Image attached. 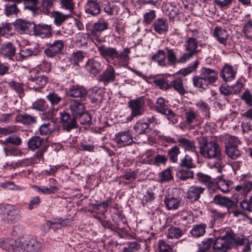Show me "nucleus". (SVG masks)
<instances>
[{
  "label": "nucleus",
  "instance_id": "79ce46f5",
  "mask_svg": "<svg viewBox=\"0 0 252 252\" xmlns=\"http://www.w3.org/2000/svg\"><path fill=\"white\" fill-rule=\"evenodd\" d=\"M195 105L197 107L198 110L205 118L207 119H209L210 118V108L206 102L203 100H200L196 103Z\"/></svg>",
  "mask_w": 252,
  "mask_h": 252
},
{
  "label": "nucleus",
  "instance_id": "6e6d98bb",
  "mask_svg": "<svg viewBox=\"0 0 252 252\" xmlns=\"http://www.w3.org/2000/svg\"><path fill=\"white\" fill-rule=\"evenodd\" d=\"M171 168H168L159 173L158 180L160 183L169 182L173 179Z\"/></svg>",
  "mask_w": 252,
  "mask_h": 252
},
{
  "label": "nucleus",
  "instance_id": "864d4df0",
  "mask_svg": "<svg viewBox=\"0 0 252 252\" xmlns=\"http://www.w3.org/2000/svg\"><path fill=\"white\" fill-rule=\"evenodd\" d=\"M66 225L65 220H59L58 221L52 222L48 221L43 226V227H47V230L50 228L54 230L60 229L62 226Z\"/></svg>",
  "mask_w": 252,
  "mask_h": 252
},
{
  "label": "nucleus",
  "instance_id": "5fc2aeb1",
  "mask_svg": "<svg viewBox=\"0 0 252 252\" xmlns=\"http://www.w3.org/2000/svg\"><path fill=\"white\" fill-rule=\"evenodd\" d=\"M52 17L54 24L57 26H61L68 18L67 15L63 14L59 11H54Z\"/></svg>",
  "mask_w": 252,
  "mask_h": 252
},
{
  "label": "nucleus",
  "instance_id": "72a5a7b5",
  "mask_svg": "<svg viewBox=\"0 0 252 252\" xmlns=\"http://www.w3.org/2000/svg\"><path fill=\"white\" fill-rule=\"evenodd\" d=\"M112 198L108 197L106 200L98 203H91L90 206H92L94 210H99L100 214H104L108 210V207L111 205Z\"/></svg>",
  "mask_w": 252,
  "mask_h": 252
},
{
  "label": "nucleus",
  "instance_id": "a18cd8bd",
  "mask_svg": "<svg viewBox=\"0 0 252 252\" xmlns=\"http://www.w3.org/2000/svg\"><path fill=\"white\" fill-rule=\"evenodd\" d=\"M157 246L158 252H174V246L163 239L159 240Z\"/></svg>",
  "mask_w": 252,
  "mask_h": 252
},
{
  "label": "nucleus",
  "instance_id": "39448f33",
  "mask_svg": "<svg viewBox=\"0 0 252 252\" xmlns=\"http://www.w3.org/2000/svg\"><path fill=\"white\" fill-rule=\"evenodd\" d=\"M198 45L197 40L195 38H188L185 44L187 53H185L180 57L179 62L181 63H185L193 56L197 55L200 52V50L197 49Z\"/></svg>",
  "mask_w": 252,
  "mask_h": 252
},
{
  "label": "nucleus",
  "instance_id": "2eb2a0df",
  "mask_svg": "<svg viewBox=\"0 0 252 252\" xmlns=\"http://www.w3.org/2000/svg\"><path fill=\"white\" fill-rule=\"evenodd\" d=\"M43 247L42 243L33 238H27L22 242L23 251L39 252L42 249Z\"/></svg>",
  "mask_w": 252,
  "mask_h": 252
},
{
  "label": "nucleus",
  "instance_id": "c85d7f7f",
  "mask_svg": "<svg viewBox=\"0 0 252 252\" xmlns=\"http://www.w3.org/2000/svg\"><path fill=\"white\" fill-rule=\"evenodd\" d=\"M152 27L156 32L162 34L168 31V24L166 20L159 18L154 22Z\"/></svg>",
  "mask_w": 252,
  "mask_h": 252
},
{
  "label": "nucleus",
  "instance_id": "69168bd1",
  "mask_svg": "<svg viewBox=\"0 0 252 252\" xmlns=\"http://www.w3.org/2000/svg\"><path fill=\"white\" fill-rule=\"evenodd\" d=\"M242 152L238 148H230L225 149V153L227 157L231 159H236L242 155Z\"/></svg>",
  "mask_w": 252,
  "mask_h": 252
},
{
  "label": "nucleus",
  "instance_id": "c756f323",
  "mask_svg": "<svg viewBox=\"0 0 252 252\" xmlns=\"http://www.w3.org/2000/svg\"><path fill=\"white\" fill-rule=\"evenodd\" d=\"M173 89L180 95L187 93L184 87L183 80L180 77H177L172 80L169 84V89Z\"/></svg>",
  "mask_w": 252,
  "mask_h": 252
},
{
  "label": "nucleus",
  "instance_id": "13d9d810",
  "mask_svg": "<svg viewBox=\"0 0 252 252\" xmlns=\"http://www.w3.org/2000/svg\"><path fill=\"white\" fill-rule=\"evenodd\" d=\"M39 132L41 135H48L52 133L54 128L51 123H44L39 128Z\"/></svg>",
  "mask_w": 252,
  "mask_h": 252
},
{
  "label": "nucleus",
  "instance_id": "8fccbe9b",
  "mask_svg": "<svg viewBox=\"0 0 252 252\" xmlns=\"http://www.w3.org/2000/svg\"><path fill=\"white\" fill-rule=\"evenodd\" d=\"M156 109L158 112L161 114H165V112L169 109L163 98L160 97L157 98L156 102Z\"/></svg>",
  "mask_w": 252,
  "mask_h": 252
},
{
  "label": "nucleus",
  "instance_id": "774afa93",
  "mask_svg": "<svg viewBox=\"0 0 252 252\" xmlns=\"http://www.w3.org/2000/svg\"><path fill=\"white\" fill-rule=\"evenodd\" d=\"M180 165L187 169H190L194 166L192 159L188 155H185V157L181 160Z\"/></svg>",
  "mask_w": 252,
  "mask_h": 252
},
{
  "label": "nucleus",
  "instance_id": "f257e3e1",
  "mask_svg": "<svg viewBox=\"0 0 252 252\" xmlns=\"http://www.w3.org/2000/svg\"><path fill=\"white\" fill-rule=\"evenodd\" d=\"M199 144L200 153L204 158L217 160L221 159V151L217 140L203 137L200 138Z\"/></svg>",
  "mask_w": 252,
  "mask_h": 252
},
{
  "label": "nucleus",
  "instance_id": "2f4dec72",
  "mask_svg": "<svg viewBox=\"0 0 252 252\" xmlns=\"http://www.w3.org/2000/svg\"><path fill=\"white\" fill-rule=\"evenodd\" d=\"M206 228L207 225L205 223L195 225L190 230V234L194 238H199L204 235Z\"/></svg>",
  "mask_w": 252,
  "mask_h": 252
},
{
  "label": "nucleus",
  "instance_id": "c9c22d12",
  "mask_svg": "<svg viewBox=\"0 0 252 252\" xmlns=\"http://www.w3.org/2000/svg\"><path fill=\"white\" fill-rule=\"evenodd\" d=\"M166 56L165 51L163 50H158L157 52L152 56L151 59L157 63L159 66L166 67Z\"/></svg>",
  "mask_w": 252,
  "mask_h": 252
},
{
  "label": "nucleus",
  "instance_id": "bf43d9fd",
  "mask_svg": "<svg viewBox=\"0 0 252 252\" xmlns=\"http://www.w3.org/2000/svg\"><path fill=\"white\" fill-rule=\"evenodd\" d=\"M199 64V62L198 61H195L193 63H190L188 67L181 69L180 73L183 76H186L191 72H195Z\"/></svg>",
  "mask_w": 252,
  "mask_h": 252
},
{
  "label": "nucleus",
  "instance_id": "0eeeda50",
  "mask_svg": "<svg viewBox=\"0 0 252 252\" xmlns=\"http://www.w3.org/2000/svg\"><path fill=\"white\" fill-rule=\"evenodd\" d=\"M48 77L39 72L32 74L28 78L27 85L35 90L42 88L47 83Z\"/></svg>",
  "mask_w": 252,
  "mask_h": 252
},
{
  "label": "nucleus",
  "instance_id": "37998d69",
  "mask_svg": "<svg viewBox=\"0 0 252 252\" xmlns=\"http://www.w3.org/2000/svg\"><path fill=\"white\" fill-rule=\"evenodd\" d=\"M164 203L168 210L176 209L180 204V201L177 198L170 197L169 194L165 196Z\"/></svg>",
  "mask_w": 252,
  "mask_h": 252
},
{
  "label": "nucleus",
  "instance_id": "7ed1b4c3",
  "mask_svg": "<svg viewBox=\"0 0 252 252\" xmlns=\"http://www.w3.org/2000/svg\"><path fill=\"white\" fill-rule=\"evenodd\" d=\"M0 218L2 221L8 223H15L22 218L20 210L9 205L0 204Z\"/></svg>",
  "mask_w": 252,
  "mask_h": 252
},
{
  "label": "nucleus",
  "instance_id": "58836bf2",
  "mask_svg": "<svg viewBox=\"0 0 252 252\" xmlns=\"http://www.w3.org/2000/svg\"><path fill=\"white\" fill-rule=\"evenodd\" d=\"M184 232L179 228L171 226L167 229L166 237L169 239H179L181 237Z\"/></svg>",
  "mask_w": 252,
  "mask_h": 252
},
{
  "label": "nucleus",
  "instance_id": "aec40b11",
  "mask_svg": "<svg viewBox=\"0 0 252 252\" xmlns=\"http://www.w3.org/2000/svg\"><path fill=\"white\" fill-rule=\"evenodd\" d=\"M85 68L88 72L94 76L99 74L102 70L101 63L94 58L88 60Z\"/></svg>",
  "mask_w": 252,
  "mask_h": 252
},
{
  "label": "nucleus",
  "instance_id": "4468645a",
  "mask_svg": "<svg viewBox=\"0 0 252 252\" xmlns=\"http://www.w3.org/2000/svg\"><path fill=\"white\" fill-rule=\"evenodd\" d=\"M114 141L121 147L130 145L133 142L131 132L129 130L116 133Z\"/></svg>",
  "mask_w": 252,
  "mask_h": 252
},
{
  "label": "nucleus",
  "instance_id": "f3484780",
  "mask_svg": "<svg viewBox=\"0 0 252 252\" xmlns=\"http://www.w3.org/2000/svg\"><path fill=\"white\" fill-rule=\"evenodd\" d=\"M34 23L21 19L16 21L15 27L17 31L21 34H30L33 31Z\"/></svg>",
  "mask_w": 252,
  "mask_h": 252
},
{
  "label": "nucleus",
  "instance_id": "6e6552de",
  "mask_svg": "<svg viewBox=\"0 0 252 252\" xmlns=\"http://www.w3.org/2000/svg\"><path fill=\"white\" fill-rule=\"evenodd\" d=\"M64 43L62 40H56L46 44L44 53L48 58H53L61 54L64 47Z\"/></svg>",
  "mask_w": 252,
  "mask_h": 252
},
{
  "label": "nucleus",
  "instance_id": "e433bc0d",
  "mask_svg": "<svg viewBox=\"0 0 252 252\" xmlns=\"http://www.w3.org/2000/svg\"><path fill=\"white\" fill-rule=\"evenodd\" d=\"M233 183L232 181L219 178L215 179L212 189H232Z\"/></svg>",
  "mask_w": 252,
  "mask_h": 252
},
{
  "label": "nucleus",
  "instance_id": "4c0bfd02",
  "mask_svg": "<svg viewBox=\"0 0 252 252\" xmlns=\"http://www.w3.org/2000/svg\"><path fill=\"white\" fill-rule=\"evenodd\" d=\"M197 177L199 182L204 184L209 189H212L215 179L202 173H198Z\"/></svg>",
  "mask_w": 252,
  "mask_h": 252
},
{
  "label": "nucleus",
  "instance_id": "052dcab7",
  "mask_svg": "<svg viewBox=\"0 0 252 252\" xmlns=\"http://www.w3.org/2000/svg\"><path fill=\"white\" fill-rule=\"evenodd\" d=\"M180 153V149L177 146H173L172 148L169 149L167 154L170 161L174 163L177 162L178 156Z\"/></svg>",
  "mask_w": 252,
  "mask_h": 252
},
{
  "label": "nucleus",
  "instance_id": "09e8293b",
  "mask_svg": "<svg viewBox=\"0 0 252 252\" xmlns=\"http://www.w3.org/2000/svg\"><path fill=\"white\" fill-rule=\"evenodd\" d=\"M46 97L53 107L57 105L63 99L62 96L59 95L54 91L49 93Z\"/></svg>",
  "mask_w": 252,
  "mask_h": 252
},
{
  "label": "nucleus",
  "instance_id": "4be33fe9",
  "mask_svg": "<svg viewBox=\"0 0 252 252\" xmlns=\"http://www.w3.org/2000/svg\"><path fill=\"white\" fill-rule=\"evenodd\" d=\"M38 53L39 50L36 47L23 48L16 55V60L18 61H23L31 56H36Z\"/></svg>",
  "mask_w": 252,
  "mask_h": 252
},
{
  "label": "nucleus",
  "instance_id": "de8ad7c7",
  "mask_svg": "<svg viewBox=\"0 0 252 252\" xmlns=\"http://www.w3.org/2000/svg\"><path fill=\"white\" fill-rule=\"evenodd\" d=\"M214 199L217 204L225 206L227 208L232 207L234 204V201L229 198L222 197L220 195H215Z\"/></svg>",
  "mask_w": 252,
  "mask_h": 252
},
{
  "label": "nucleus",
  "instance_id": "680f3d73",
  "mask_svg": "<svg viewBox=\"0 0 252 252\" xmlns=\"http://www.w3.org/2000/svg\"><path fill=\"white\" fill-rule=\"evenodd\" d=\"M141 190L142 192L140 193V194L143 195V197L141 198V197L140 196V197L141 198L142 202L143 204L147 203L149 202H151L154 200L155 195L154 192L152 191V190Z\"/></svg>",
  "mask_w": 252,
  "mask_h": 252
},
{
  "label": "nucleus",
  "instance_id": "9d476101",
  "mask_svg": "<svg viewBox=\"0 0 252 252\" xmlns=\"http://www.w3.org/2000/svg\"><path fill=\"white\" fill-rule=\"evenodd\" d=\"M60 119L63 129L66 132H69L78 127L76 118L65 111L60 112Z\"/></svg>",
  "mask_w": 252,
  "mask_h": 252
},
{
  "label": "nucleus",
  "instance_id": "9b49d317",
  "mask_svg": "<svg viewBox=\"0 0 252 252\" xmlns=\"http://www.w3.org/2000/svg\"><path fill=\"white\" fill-rule=\"evenodd\" d=\"M227 232L222 237H218L215 239L213 245V249L218 252H228L232 247V243L228 240Z\"/></svg>",
  "mask_w": 252,
  "mask_h": 252
},
{
  "label": "nucleus",
  "instance_id": "f03ea898",
  "mask_svg": "<svg viewBox=\"0 0 252 252\" xmlns=\"http://www.w3.org/2000/svg\"><path fill=\"white\" fill-rule=\"evenodd\" d=\"M96 45L100 56L107 62H111L117 59L119 63L126 64L129 60L130 50L128 48H124L122 52L119 53L114 47H107L104 45Z\"/></svg>",
  "mask_w": 252,
  "mask_h": 252
},
{
  "label": "nucleus",
  "instance_id": "603ef678",
  "mask_svg": "<svg viewBox=\"0 0 252 252\" xmlns=\"http://www.w3.org/2000/svg\"><path fill=\"white\" fill-rule=\"evenodd\" d=\"M32 108L39 111L44 112L48 108V105L43 99H38L32 104Z\"/></svg>",
  "mask_w": 252,
  "mask_h": 252
},
{
  "label": "nucleus",
  "instance_id": "6ab92c4d",
  "mask_svg": "<svg viewBox=\"0 0 252 252\" xmlns=\"http://www.w3.org/2000/svg\"><path fill=\"white\" fill-rule=\"evenodd\" d=\"M0 54L4 58L13 60L16 56V48L10 42L4 43L1 47Z\"/></svg>",
  "mask_w": 252,
  "mask_h": 252
},
{
  "label": "nucleus",
  "instance_id": "473e14b6",
  "mask_svg": "<svg viewBox=\"0 0 252 252\" xmlns=\"http://www.w3.org/2000/svg\"><path fill=\"white\" fill-rule=\"evenodd\" d=\"M228 234V240L232 243V246L234 244L235 246H240L243 245L245 244V241L246 240V237L243 235H237L234 234L231 230L227 231Z\"/></svg>",
  "mask_w": 252,
  "mask_h": 252
},
{
  "label": "nucleus",
  "instance_id": "3c124183",
  "mask_svg": "<svg viewBox=\"0 0 252 252\" xmlns=\"http://www.w3.org/2000/svg\"><path fill=\"white\" fill-rule=\"evenodd\" d=\"M240 144L241 142L237 137L229 136L225 139V149L238 148V145Z\"/></svg>",
  "mask_w": 252,
  "mask_h": 252
},
{
  "label": "nucleus",
  "instance_id": "1a4fd4ad",
  "mask_svg": "<svg viewBox=\"0 0 252 252\" xmlns=\"http://www.w3.org/2000/svg\"><path fill=\"white\" fill-rule=\"evenodd\" d=\"M108 26L109 24L106 20L103 18L99 19L97 22L94 23L92 29L90 31L91 39L94 40L98 43L102 42L103 40L99 38L98 33L107 30Z\"/></svg>",
  "mask_w": 252,
  "mask_h": 252
},
{
  "label": "nucleus",
  "instance_id": "20e7f679",
  "mask_svg": "<svg viewBox=\"0 0 252 252\" xmlns=\"http://www.w3.org/2000/svg\"><path fill=\"white\" fill-rule=\"evenodd\" d=\"M22 143V140L20 136L13 135L6 138L3 142V151L6 157L17 156L22 152L17 149Z\"/></svg>",
  "mask_w": 252,
  "mask_h": 252
},
{
  "label": "nucleus",
  "instance_id": "f8f14e48",
  "mask_svg": "<svg viewBox=\"0 0 252 252\" xmlns=\"http://www.w3.org/2000/svg\"><path fill=\"white\" fill-rule=\"evenodd\" d=\"M33 34L42 38H50L52 36V28L51 25L44 23H34Z\"/></svg>",
  "mask_w": 252,
  "mask_h": 252
},
{
  "label": "nucleus",
  "instance_id": "c03bdc74",
  "mask_svg": "<svg viewBox=\"0 0 252 252\" xmlns=\"http://www.w3.org/2000/svg\"><path fill=\"white\" fill-rule=\"evenodd\" d=\"M149 125L147 122L142 121H137L133 126V129L135 132L139 134H145L148 132Z\"/></svg>",
  "mask_w": 252,
  "mask_h": 252
},
{
  "label": "nucleus",
  "instance_id": "a211bd4d",
  "mask_svg": "<svg viewBox=\"0 0 252 252\" xmlns=\"http://www.w3.org/2000/svg\"><path fill=\"white\" fill-rule=\"evenodd\" d=\"M116 79L115 70L111 65H109L106 69L99 75V81L102 82L105 85L114 82Z\"/></svg>",
  "mask_w": 252,
  "mask_h": 252
},
{
  "label": "nucleus",
  "instance_id": "5701e85b",
  "mask_svg": "<svg viewBox=\"0 0 252 252\" xmlns=\"http://www.w3.org/2000/svg\"><path fill=\"white\" fill-rule=\"evenodd\" d=\"M185 115L186 120L184 124L186 126L194 128L200 124L196 113L192 110L186 111Z\"/></svg>",
  "mask_w": 252,
  "mask_h": 252
},
{
  "label": "nucleus",
  "instance_id": "7c9ffc66",
  "mask_svg": "<svg viewBox=\"0 0 252 252\" xmlns=\"http://www.w3.org/2000/svg\"><path fill=\"white\" fill-rule=\"evenodd\" d=\"M179 146L185 149V151L196 153L197 151L195 142L185 138H179L177 141Z\"/></svg>",
  "mask_w": 252,
  "mask_h": 252
},
{
  "label": "nucleus",
  "instance_id": "393cba45",
  "mask_svg": "<svg viewBox=\"0 0 252 252\" xmlns=\"http://www.w3.org/2000/svg\"><path fill=\"white\" fill-rule=\"evenodd\" d=\"M236 73L231 65L225 64L221 70L220 76L225 82H229L235 78Z\"/></svg>",
  "mask_w": 252,
  "mask_h": 252
},
{
  "label": "nucleus",
  "instance_id": "a19ab883",
  "mask_svg": "<svg viewBox=\"0 0 252 252\" xmlns=\"http://www.w3.org/2000/svg\"><path fill=\"white\" fill-rule=\"evenodd\" d=\"M166 57L167 59V66H175L177 63H180L178 60L175 52L173 49H170L168 47H166Z\"/></svg>",
  "mask_w": 252,
  "mask_h": 252
},
{
  "label": "nucleus",
  "instance_id": "bb28decb",
  "mask_svg": "<svg viewBox=\"0 0 252 252\" xmlns=\"http://www.w3.org/2000/svg\"><path fill=\"white\" fill-rule=\"evenodd\" d=\"M213 34L220 44L224 46L226 45L229 34L226 30L221 27H216Z\"/></svg>",
  "mask_w": 252,
  "mask_h": 252
},
{
  "label": "nucleus",
  "instance_id": "ea45409f",
  "mask_svg": "<svg viewBox=\"0 0 252 252\" xmlns=\"http://www.w3.org/2000/svg\"><path fill=\"white\" fill-rule=\"evenodd\" d=\"M192 82L195 87L203 89H205L209 85L201 74L199 75H194L192 77Z\"/></svg>",
  "mask_w": 252,
  "mask_h": 252
},
{
  "label": "nucleus",
  "instance_id": "b1692460",
  "mask_svg": "<svg viewBox=\"0 0 252 252\" xmlns=\"http://www.w3.org/2000/svg\"><path fill=\"white\" fill-rule=\"evenodd\" d=\"M201 74L209 85L216 82L218 79V72L213 69L203 67L201 68Z\"/></svg>",
  "mask_w": 252,
  "mask_h": 252
},
{
  "label": "nucleus",
  "instance_id": "a878e982",
  "mask_svg": "<svg viewBox=\"0 0 252 252\" xmlns=\"http://www.w3.org/2000/svg\"><path fill=\"white\" fill-rule=\"evenodd\" d=\"M69 109L70 110L72 116L77 118L78 115L85 111V107L81 101L70 100Z\"/></svg>",
  "mask_w": 252,
  "mask_h": 252
},
{
  "label": "nucleus",
  "instance_id": "dca6fc26",
  "mask_svg": "<svg viewBox=\"0 0 252 252\" xmlns=\"http://www.w3.org/2000/svg\"><path fill=\"white\" fill-rule=\"evenodd\" d=\"M85 12L93 16H97L100 13V1L99 0H87L85 6Z\"/></svg>",
  "mask_w": 252,
  "mask_h": 252
},
{
  "label": "nucleus",
  "instance_id": "412c9836",
  "mask_svg": "<svg viewBox=\"0 0 252 252\" xmlns=\"http://www.w3.org/2000/svg\"><path fill=\"white\" fill-rule=\"evenodd\" d=\"M15 121L24 126H30L36 123L37 117L28 113H20L15 117Z\"/></svg>",
  "mask_w": 252,
  "mask_h": 252
},
{
  "label": "nucleus",
  "instance_id": "ddd939ff",
  "mask_svg": "<svg viewBox=\"0 0 252 252\" xmlns=\"http://www.w3.org/2000/svg\"><path fill=\"white\" fill-rule=\"evenodd\" d=\"M66 94L69 96L77 98L78 101H83L86 100L88 91L83 86L73 85L68 89Z\"/></svg>",
  "mask_w": 252,
  "mask_h": 252
},
{
  "label": "nucleus",
  "instance_id": "423d86ee",
  "mask_svg": "<svg viewBox=\"0 0 252 252\" xmlns=\"http://www.w3.org/2000/svg\"><path fill=\"white\" fill-rule=\"evenodd\" d=\"M128 105L131 110L130 120L142 115L145 111L146 104L143 97L130 100L128 102Z\"/></svg>",
  "mask_w": 252,
  "mask_h": 252
},
{
  "label": "nucleus",
  "instance_id": "338daca9",
  "mask_svg": "<svg viewBox=\"0 0 252 252\" xmlns=\"http://www.w3.org/2000/svg\"><path fill=\"white\" fill-rule=\"evenodd\" d=\"M4 11L5 14L9 16L12 15H16L19 11V10L17 7L15 3H8L5 5Z\"/></svg>",
  "mask_w": 252,
  "mask_h": 252
},
{
  "label": "nucleus",
  "instance_id": "cd10ccee",
  "mask_svg": "<svg viewBox=\"0 0 252 252\" xmlns=\"http://www.w3.org/2000/svg\"><path fill=\"white\" fill-rule=\"evenodd\" d=\"M45 144H48L46 142L44 138H42L39 136H32L28 141V147L32 151L39 149Z\"/></svg>",
  "mask_w": 252,
  "mask_h": 252
},
{
  "label": "nucleus",
  "instance_id": "49530a36",
  "mask_svg": "<svg viewBox=\"0 0 252 252\" xmlns=\"http://www.w3.org/2000/svg\"><path fill=\"white\" fill-rule=\"evenodd\" d=\"M176 176L179 180L185 181L189 178H193V172L189 169H180L177 172Z\"/></svg>",
  "mask_w": 252,
  "mask_h": 252
},
{
  "label": "nucleus",
  "instance_id": "4d7b16f0",
  "mask_svg": "<svg viewBox=\"0 0 252 252\" xmlns=\"http://www.w3.org/2000/svg\"><path fill=\"white\" fill-rule=\"evenodd\" d=\"M81 125L90 126L92 125V116L89 113L83 111L77 117Z\"/></svg>",
  "mask_w": 252,
  "mask_h": 252
},
{
  "label": "nucleus",
  "instance_id": "e2e57ef3",
  "mask_svg": "<svg viewBox=\"0 0 252 252\" xmlns=\"http://www.w3.org/2000/svg\"><path fill=\"white\" fill-rule=\"evenodd\" d=\"M91 35L86 33L79 34L76 40V43L80 47H87L88 42L91 40Z\"/></svg>",
  "mask_w": 252,
  "mask_h": 252
},
{
  "label": "nucleus",
  "instance_id": "f704fd0d",
  "mask_svg": "<svg viewBox=\"0 0 252 252\" xmlns=\"http://www.w3.org/2000/svg\"><path fill=\"white\" fill-rule=\"evenodd\" d=\"M215 242L214 238H208L204 239L200 243L197 244V251L196 252H208Z\"/></svg>",
  "mask_w": 252,
  "mask_h": 252
},
{
  "label": "nucleus",
  "instance_id": "0e129e2a",
  "mask_svg": "<svg viewBox=\"0 0 252 252\" xmlns=\"http://www.w3.org/2000/svg\"><path fill=\"white\" fill-rule=\"evenodd\" d=\"M123 248V252H136L140 248V244L136 242H127Z\"/></svg>",
  "mask_w": 252,
  "mask_h": 252
}]
</instances>
